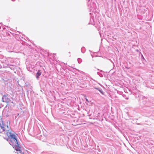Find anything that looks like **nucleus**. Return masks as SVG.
I'll use <instances>...</instances> for the list:
<instances>
[{"mask_svg": "<svg viewBox=\"0 0 154 154\" xmlns=\"http://www.w3.org/2000/svg\"><path fill=\"white\" fill-rule=\"evenodd\" d=\"M100 72H102V70H100Z\"/></svg>", "mask_w": 154, "mask_h": 154, "instance_id": "nucleus-24", "label": "nucleus"}, {"mask_svg": "<svg viewBox=\"0 0 154 154\" xmlns=\"http://www.w3.org/2000/svg\"><path fill=\"white\" fill-rule=\"evenodd\" d=\"M81 51L82 53H84L85 51V47H82L81 48Z\"/></svg>", "mask_w": 154, "mask_h": 154, "instance_id": "nucleus-9", "label": "nucleus"}, {"mask_svg": "<svg viewBox=\"0 0 154 154\" xmlns=\"http://www.w3.org/2000/svg\"><path fill=\"white\" fill-rule=\"evenodd\" d=\"M8 95V94H7L6 95H4L3 96L2 98L3 102L8 103L9 102L10 100L7 96Z\"/></svg>", "mask_w": 154, "mask_h": 154, "instance_id": "nucleus-4", "label": "nucleus"}, {"mask_svg": "<svg viewBox=\"0 0 154 154\" xmlns=\"http://www.w3.org/2000/svg\"><path fill=\"white\" fill-rule=\"evenodd\" d=\"M12 0V1H15V0Z\"/></svg>", "mask_w": 154, "mask_h": 154, "instance_id": "nucleus-19", "label": "nucleus"}, {"mask_svg": "<svg viewBox=\"0 0 154 154\" xmlns=\"http://www.w3.org/2000/svg\"><path fill=\"white\" fill-rule=\"evenodd\" d=\"M85 99H86V100L88 102H89L87 98H86Z\"/></svg>", "mask_w": 154, "mask_h": 154, "instance_id": "nucleus-16", "label": "nucleus"}, {"mask_svg": "<svg viewBox=\"0 0 154 154\" xmlns=\"http://www.w3.org/2000/svg\"><path fill=\"white\" fill-rule=\"evenodd\" d=\"M1 29V26H0V29Z\"/></svg>", "mask_w": 154, "mask_h": 154, "instance_id": "nucleus-23", "label": "nucleus"}, {"mask_svg": "<svg viewBox=\"0 0 154 154\" xmlns=\"http://www.w3.org/2000/svg\"><path fill=\"white\" fill-rule=\"evenodd\" d=\"M76 69V70H78V71H79V70H78V69Z\"/></svg>", "mask_w": 154, "mask_h": 154, "instance_id": "nucleus-20", "label": "nucleus"}, {"mask_svg": "<svg viewBox=\"0 0 154 154\" xmlns=\"http://www.w3.org/2000/svg\"><path fill=\"white\" fill-rule=\"evenodd\" d=\"M100 113L99 112L97 114V116H100Z\"/></svg>", "mask_w": 154, "mask_h": 154, "instance_id": "nucleus-15", "label": "nucleus"}, {"mask_svg": "<svg viewBox=\"0 0 154 154\" xmlns=\"http://www.w3.org/2000/svg\"><path fill=\"white\" fill-rule=\"evenodd\" d=\"M20 149H21V147H20ZM17 151V150H16ZM19 151L21 153V154H24V153H23L22 152L21 153V152H20V151Z\"/></svg>", "mask_w": 154, "mask_h": 154, "instance_id": "nucleus-14", "label": "nucleus"}, {"mask_svg": "<svg viewBox=\"0 0 154 154\" xmlns=\"http://www.w3.org/2000/svg\"><path fill=\"white\" fill-rule=\"evenodd\" d=\"M42 72L40 70H38L36 74V77L37 79H38L39 76L41 75Z\"/></svg>", "mask_w": 154, "mask_h": 154, "instance_id": "nucleus-7", "label": "nucleus"}, {"mask_svg": "<svg viewBox=\"0 0 154 154\" xmlns=\"http://www.w3.org/2000/svg\"><path fill=\"white\" fill-rule=\"evenodd\" d=\"M125 99L126 100H128V97H127V98H126Z\"/></svg>", "mask_w": 154, "mask_h": 154, "instance_id": "nucleus-17", "label": "nucleus"}, {"mask_svg": "<svg viewBox=\"0 0 154 154\" xmlns=\"http://www.w3.org/2000/svg\"><path fill=\"white\" fill-rule=\"evenodd\" d=\"M142 57H143L142 58V60H145V59H144V58L143 57V55L142 54Z\"/></svg>", "mask_w": 154, "mask_h": 154, "instance_id": "nucleus-13", "label": "nucleus"}, {"mask_svg": "<svg viewBox=\"0 0 154 154\" xmlns=\"http://www.w3.org/2000/svg\"><path fill=\"white\" fill-rule=\"evenodd\" d=\"M111 62L113 63V64L114 65V63L113 62H112V61Z\"/></svg>", "mask_w": 154, "mask_h": 154, "instance_id": "nucleus-18", "label": "nucleus"}, {"mask_svg": "<svg viewBox=\"0 0 154 154\" xmlns=\"http://www.w3.org/2000/svg\"><path fill=\"white\" fill-rule=\"evenodd\" d=\"M1 61H0V69L2 68V64Z\"/></svg>", "mask_w": 154, "mask_h": 154, "instance_id": "nucleus-12", "label": "nucleus"}, {"mask_svg": "<svg viewBox=\"0 0 154 154\" xmlns=\"http://www.w3.org/2000/svg\"><path fill=\"white\" fill-rule=\"evenodd\" d=\"M90 15H91V13H90Z\"/></svg>", "mask_w": 154, "mask_h": 154, "instance_id": "nucleus-21", "label": "nucleus"}, {"mask_svg": "<svg viewBox=\"0 0 154 154\" xmlns=\"http://www.w3.org/2000/svg\"><path fill=\"white\" fill-rule=\"evenodd\" d=\"M94 89L98 90V91H99L102 94H103V92L102 90V89L100 88H96V87H94Z\"/></svg>", "mask_w": 154, "mask_h": 154, "instance_id": "nucleus-8", "label": "nucleus"}, {"mask_svg": "<svg viewBox=\"0 0 154 154\" xmlns=\"http://www.w3.org/2000/svg\"><path fill=\"white\" fill-rule=\"evenodd\" d=\"M8 59L9 60V61H11V60H9L10 59Z\"/></svg>", "mask_w": 154, "mask_h": 154, "instance_id": "nucleus-22", "label": "nucleus"}, {"mask_svg": "<svg viewBox=\"0 0 154 154\" xmlns=\"http://www.w3.org/2000/svg\"><path fill=\"white\" fill-rule=\"evenodd\" d=\"M97 73L98 75H99L100 77H103V75L102 74L100 73V72H98Z\"/></svg>", "mask_w": 154, "mask_h": 154, "instance_id": "nucleus-11", "label": "nucleus"}, {"mask_svg": "<svg viewBox=\"0 0 154 154\" xmlns=\"http://www.w3.org/2000/svg\"><path fill=\"white\" fill-rule=\"evenodd\" d=\"M1 61L2 68H5L8 67L10 63L8 59H5L2 60Z\"/></svg>", "mask_w": 154, "mask_h": 154, "instance_id": "nucleus-3", "label": "nucleus"}, {"mask_svg": "<svg viewBox=\"0 0 154 154\" xmlns=\"http://www.w3.org/2000/svg\"><path fill=\"white\" fill-rule=\"evenodd\" d=\"M16 66L14 64H11L10 63L8 67L10 68L11 70H14Z\"/></svg>", "mask_w": 154, "mask_h": 154, "instance_id": "nucleus-6", "label": "nucleus"}, {"mask_svg": "<svg viewBox=\"0 0 154 154\" xmlns=\"http://www.w3.org/2000/svg\"><path fill=\"white\" fill-rule=\"evenodd\" d=\"M140 97L142 100L143 104L146 106H149L152 104L154 103V100L151 98H147L142 95H140Z\"/></svg>", "mask_w": 154, "mask_h": 154, "instance_id": "nucleus-2", "label": "nucleus"}, {"mask_svg": "<svg viewBox=\"0 0 154 154\" xmlns=\"http://www.w3.org/2000/svg\"><path fill=\"white\" fill-rule=\"evenodd\" d=\"M11 130L9 129L8 126L4 125L2 119L0 117V133H3L7 136V137H4V139L8 141L10 144L12 145L13 148L16 150L20 151V147L17 139L16 135L11 133Z\"/></svg>", "mask_w": 154, "mask_h": 154, "instance_id": "nucleus-1", "label": "nucleus"}, {"mask_svg": "<svg viewBox=\"0 0 154 154\" xmlns=\"http://www.w3.org/2000/svg\"><path fill=\"white\" fill-rule=\"evenodd\" d=\"M78 62L79 63H80L82 61V60L80 58H78L77 59Z\"/></svg>", "mask_w": 154, "mask_h": 154, "instance_id": "nucleus-10", "label": "nucleus"}, {"mask_svg": "<svg viewBox=\"0 0 154 154\" xmlns=\"http://www.w3.org/2000/svg\"><path fill=\"white\" fill-rule=\"evenodd\" d=\"M95 22L94 19V17L93 16H91L90 17L89 24L92 25H94L95 24Z\"/></svg>", "mask_w": 154, "mask_h": 154, "instance_id": "nucleus-5", "label": "nucleus"}]
</instances>
